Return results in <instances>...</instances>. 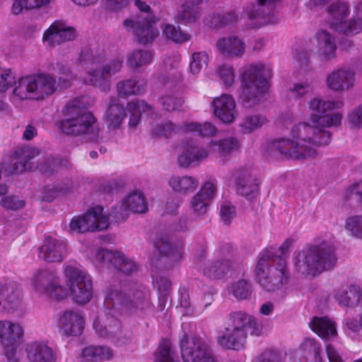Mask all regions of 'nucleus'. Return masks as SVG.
Segmentation results:
<instances>
[{"mask_svg": "<svg viewBox=\"0 0 362 362\" xmlns=\"http://www.w3.org/2000/svg\"><path fill=\"white\" fill-rule=\"evenodd\" d=\"M236 180L237 191L240 195L252 199L257 194L259 182L248 170L239 171Z\"/></svg>", "mask_w": 362, "mask_h": 362, "instance_id": "27", "label": "nucleus"}, {"mask_svg": "<svg viewBox=\"0 0 362 362\" xmlns=\"http://www.w3.org/2000/svg\"><path fill=\"white\" fill-rule=\"evenodd\" d=\"M267 123V118L259 114L245 115L239 123L242 134H250L261 129Z\"/></svg>", "mask_w": 362, "mask_h": 362, "instance_id": "37", "label": "nucleus"}, {"mask_svg": "<svg viewBox=\"0 0 362 362\" xmlns=\"http://www.w3.org/2000/svg\"><path fill=\"white\" fill-rule=\"evenodd\" d=\"M40 154L38 148L32 146H19L13 152L8 170L11 173H19L28 169V163Z\"/></svg>", "mask_w": 362, "mask_h": 362, "instance_id": "24", "label": "nucleus"}, {"mask_svg": "<svg viewBox=\"0 0 362 362\" xmlns=\"http://www.w3.org/2000/svg\"><path fill=\"white\" fill-rule=\"evenodd\" d=\"M208 55L204 52L194 53L190 62V72L193 74H199L207 65Z\"/></svg>", "mask_w": 362, "mask_h": 362, "instance_id": "54", "label": "nucleus"}, {"mask_svg": "<svg viewBox=\"0 0 362 362\" xmlns=\"http://www.w3.org/2000/svg\"><path fill=\"white\" fill-rule=\"evenodd\" d=\"M146 209L147 205L143 193L134 191L129 193L119 205L114 208L113 215L117 221H122L129 217L130 212L144 213Z\"/></svg>", "mask_w": 362, "mask_h": 362, "instance_id": "17", "label": "nucleus"}, {"mask_svg": "<svg viewBox=\"0 0 362 362\" xmlns=\"http://www.w3.org/2000/svg\"><path fill=\"white\" fill-rule=\"evenodd\" d=\"M297 356L307 357L310 355H314L315 362H322L320 355V347L316 344L315 340L306 339L300 344L299 349L296 351Z\"/></svg>", "mask_w": 362, "mask_h": 362, "instance_id": "46", "label": "nucleus"}, {"mask_svg": "<svg viewBox=\"0 0 362 362\" xmlns=\"http://www.w3.org/2000/svg\"><path fill=\"white\" fill-rule=\"evenodd\" d=\"M69 296L75 303L83 305L93 298V281L90 276L76 261H69L63 266Z\"/></svg>", "mask_w": 362, "mask_h": 362, "instance_id": "10", "label": "nucleus"}, {"mask_svg": "<svg viewBox=\"0 0 362 362\" xmlns=\"http://www.w3.org/2000/svg\"><path fill=\"white\" fill-rule=\"evenodd\" d=\"M127 111L130 115L129 125L135 127L139 124L142 115H150L152 113V107L144 101L133 100L128 103Z\"/></svg>", "mask_w": 362, "mask_h": 362, "instance_id": "36", "label": "nucleus"}, {"mask_svg": "<svg viewBox=\"0 0 362 362\" xmlns=\"http://www.w3.org/2000/svg\"><path fill=\"white\" fill-rule=\"evenodd\" d=\"M310 326L313 332L322 339L334 337L337 334L335 324L327 317H315Z\"/></svg>", "mask_w": 362, "mask_h": 362, "instance_id": "33", "label": "nucleus"}, {"mask_svg": "<svg viewBox=\"0 0 362 362\" xmlns=\"http://www.w3.org/2000/svg\"><path fill=\"white\" fill-rule=\"evenodd\" d=\"M111 313L110 310L101 313L94 319L93 327L99 337L114 338L121 332L120 322Z\"/></svg>", "mask_w": 362, "mask_h": 362, "instance_id": "22", "label": "nucleus"}, {"mask_svg": "<svg viewBox=\"0 0 362 362\" xmlns=\"http://www.w3.org/2000/svg\"><path fill=\"white\" fill-rule=\"evenodd\" d=\"M344 228L351 236L362 239V215L349 216L345 221Z\"/></svg>", "mask_w": 362, "mask_h": 362, "instance_id": "50", "label": "nucleus"}, {"mask_svg": "<svg viewBox=\"0 0 362 362\" xmlns=\"http://www.w3.org/2000/svg\"><path fill=\"white\" fill-rule=\"evenodd\" d=\"M319 55L325 60L335 57L337 45L334 37L327 30L322 29L315 36Z\"/></svg>", "mask_w": 362, "mask_h": 362, "instance_id": "26", "label": "nucleus"}, {"mask_svg": "<svg viewBox=\"0 0 362 362\" xmlns=\"http://www.w3.org/2000/svg\"><path fill=\"white\" fill-rule=\"evenodd\" d=\"M175 127L170 122H166L161 125L154 127L152 130L153 135L156 136H168L174 131Z\"/></svg>", "mask_w": 362, "mask_h": 362, "instance_id": "63", "label": "nucleus"}, {"mask_svg": "<svg viewBox=\"0 0 362 362\" xmlns=\"http://www.w3.org/2000/svg\"><path fill=\"white\" fill-rule=\"evenodd\" d=\"M239 315L243 317V319H247L248 322H243L242 324L243 325L244 329L245 330L246 334H247V332H250L251 335L255 336H261L263 332L262 324L258 321L255 317L241 311H238Z\"/></svg>", "mask_w": 362, "mask_h": 362, "instance_id": "49", "label": "nucleus"}, {"mask_svg": "<svg viewBox=\"0 0 362 362\" xmlns=\"http://www.w3.org/2000/svg\"><path fill=\"white\" fill-rule=\"evenodd\" d=\"M105 303L108 307L128 314L146 313L152 308L149 293L135 284L124 286L121 291L109 290Z\"/></svg>", "mask_w": 362, "mask_h": 362, "instance_id": "8", "label": "nucleus"}, {"mask_svg": "<svg viewBox=\"0 0 362 362\" xmlns=\"http://www.w3.org/2000/svg\"><path fill=\"white\" fill-rule=\"evenodd\" d=\"M67 255V244L61 239L47 238L40 247L39 257L48 262H61Z\"/></svg>", "mask_w": 362, "mask_h": 362, "instance_id": "21", "label": "nucleus"}, {"mask_svg": "<svg viewBox=\"0 0 362 362\" xmlns=\"http://www.w3.org/2000/svg\"><path fill=\"white\" fill-rule=\"evenodd\" d=\"M109 217L101 206L90 209L81 216H74L70 221L69 229L73 233L103 230L109 227Z\"/></svg>", "mask_w": 362, "mask_h": 362, "instance_id": "12", "label": "nucleus"}, {"mask_svg": "<svg viewBox=\"0 0 362 362\" xmlns=\"http://www.w3.org/2000/svg\"><path fill=\"white\" fill-rule=\"evenodd\" d=\"M238 21V16L235 11H230L223 15H211L207 20V24L212 28L225 26Z\"/></svg>", "mask_w": 362, "mask_h": 362, "instance_id": "47", "label": "nucleus"}, {"mask_svg": "<svg viewBox=\"0 0 362 362\" xmlns=\"http://www.w3.org/2000/svg\"><path fill=\"white\" fill-rule=\"evenodd\" d=\"M76 37L74 28L63 21H56L44 32L42 42L46 46L52 47L74 40Z\"/></svg>", "mask_w": 362, "mask_h": 362, "instance_id": "16", "label": "nucleus"}, {"mask_svg": "<svg viewBox=\"0 0 362 362\" xmlns=\"http://www.w3.org/2000/svg\"><path fill=\"white\" fill-rule=\"evenodd\" d=\"M163 33L167 38L177 43H182L189 39L188 34L182 32L180 28L170 24L165 25Z\"/></svg>", "mask_w": 362, "mask_h": 362, "instance_id": "52", "label": "nucleus"}, {"mask_svg": "<svg viewBox=\"0 0 362 362\" xmlns=\"http://www.w3.org/2000/svg\"><path fill=\"white\" fill-rule=\"evenodd\" d=\"M279 357L273 351H266L259 355L254 362H278Z\"/></svg>", "mask_w": 362, "mask_h": 362, "instance_id": "64", "label": "nucleus"}, {"mask_svg": "<svg viewBox=\"0 0 362 362\" xmlns=\"http://www.w3.org/2000/svg\"><path fill=\"white\" fill-rule=\"evenodd\" d=\"M113 357L112 350L103 346H90L84 348L78 362H97L110 360Z\"/></svg>", "mask_w": 362, "mask_h": 362, "instance_id": "31", "label": "nucleus"}, {"mask_svg": "<svg viewBox=\"0 0 362 362\" xmlns=\"http://www.w3.org/2000/svg\"><path fill=\"white\" fill-rule=\"evenodd\" d=\"M51 0H14L11 12L14 15L21 13L24 10L41 8L50 2Z\"/></svg>", "mask_w": 362, "mask_h": 362, "instance_id": "45", "label": "nucleus"}, {"mask_svg": "<svg viewBox=\"0 0 362 362\" xmlns=\"http://www.w3.org/2000/svg\"><path fill=\"white\" fill-rule=\"evenodd\" d=\"M105 249H93L91 251L90 258L97 267L114 265L116 259V253Z\"/></svg>", "mask_w": 362, "mask_h": 362, "instance_id": "41", "label": "nucleus"}, {"mask_svg": "<svg viewBox=\"0 0 362 362\" xmlns=\"http://www.w3.org/2000/svg\"><path fill=\"white\" fill-rule=\"evenodd\" d=\"M155 22V18L145 19L144 17H139L136 21H124V25L126 28L132 30L140 42L146 44L152 42L159 34L158 30L153 26Z\"/></svg>", "mask_w": 362, "mask_h": 362, "instance_id": "20", "label": "nucleus"}, {"mask_svg": "<svg viewBox=\"0 0 362 362\" xmlns=\"http://www.w3.org/2000/svg\"><path fill=\"white\" fill-rule=\"evenodd\" d=\"M231 264L228 259L215 260L204 264L202 272L209 278H218L226 273Z\"/></svg>", "mask_w": 362, "mask_h": 362, "instance_id": "40", "label": "nucleus"}, {"mask_svg": "<svg viewBox=\"0 0 362 362\" xmlns=\"http://www.w3.org/2000/svg\"><path fill=\"white\" fill-rule=\"evenodd\" d=\"M349 124L356 129H362V104L354 107L347 115Z\"/></svg>", "mask_w": 362, "mask_h": 362, "instance_id": "55", "label": "nucleus"}, {"mask_svg": "<svg viewBox=\"0 0 362 362\" xmlns=\"http://www.w3.org/2000/svg\"><path fill=\"white\" fill-rule=\"evenodd\" d=\"M211 153H218L221 156H228L239 150L240 142L233 136H228L220 140L212 141L210 144Z\"/></svg>", "mask_w": 362, "mask_h": 362, "instance_id": "34", "label": "nucleus"}, {"mask_svg": "<svg viewBox=\"0 0 362 362\" xmlns=\"http://www.w3.org/2000/svg\"><path fill=\"white\" fill-rule=\"evenodd\" d=\"M2 206L6 209L17 210L25 206L24 200L20 199L15 196H9L1 199Z\"/></svg>", "mask_w": 362, "mask_h": 362, "instance_id": "58", "label": "nucleus"}, {"mask_svg": "<svg viewBox=\"0 0 362 362\" xmlns=\"http://www.w3.org/2000/svg\"><path fill=\"white\" fill-rule=\"evenodd\" d=\"M84 107L77 101L67 105V118L59 123V129L67 135L81 136L86 141H98L102 139L99 124Z\"/></svg>", "mask_w": 362, "mask_h": 362, "instance_id": "7", "label": "nucleus"}, {"mask_svg": "<svg viewBox=\"0 0 362 362\" xmlns=\"http://www.w3.org/2000/svg\"><path fill=\"white\" fill-rule=\"evenodd\" d=\"M220 214L221 219L228 223L235 215L234 206L229 202H225L221 206Z\"/></svg>", "mask_w": 362, "mask_h": 362, "instance_id": "62", "label": "nucleus"}, {"mask_svg": "<svg viewBox=\"0 0 362 362\" xmlns=\"http://www.w3.org/2000/svg\"><path fill=\"white\" fill-rule=\"evenodd\" d=\"M25 308L23 289L16 281L0 284V314H14Z\"/></svg>", "mask_w": 362, "mask_h": 362, "instance_id": "14", "label": "nucleus"}, {"mask_svg": "<svg viewBox=\"0 0 362 362\" xmlns=\"http://www.w3.org/2000/svg\"><path fill=\"white\" fill-rule=\"evenodd\" d=\"M346 35H356L362 32V18H358L353 21H347L339 31Z\"/></svg>", "mask_w": 362, "mask_h": 362, "instance_id": "56", "label": "nucleus"}, {"mask_svg": "<svg viewBox=\"0 0 362 362\" xmlns=\"http://www.w3.org/2000/svg\"><path fill=\"white\" fill-rule=\"evenodd\" d=\"M341 100H324L313 97L307 103L309 122H302L291 128L290 137L272 141L268 146L271 153L291 160H300L317 156L316 148L328 145L332 134L326 127H339L343 118L340 112L327 114L328 111L341 108Z\"/></svg>", "mask_w": 362, "mask_h": 362, "instance_id": "1", "label": "nucleus"}, {"mask_svg": "<svg viewBox=\"0 0 362 362\" xmlns=\"http://www.w3.org/2000/svg\"><path fill=\"white\" fill-rule=\"evenodd\" d=\"M216 186L214 182L208 181L204 183L200 190L197 192L201 194L209 202L213 199L216 195Z\"/></svg>", "mask_w": 362, "mask_h": 362, "instance_id": "61", "label": "nucleus"}, {"mask_svg": "<svg viewBox=\"0 0 362 362\" xmlns=\"http://www.w3.org/2000/svg\"><path fill=\"white\" fill-rule=\"evenodd\" d=\"M32 290L40 296L53 300H64L69 296V288L59 284L47 270H37L30 279Z\"/></svg>", "mask_w": 362, "mask_h": 362, "instance_id": "11", "label": "nucleus"}, {"mask_svg": "<svg viewBox=\"0 0 362 362\" xmlns=\"http://www.w3.org/2000/svg\"><path fill=\"white\" fill-rule=\"evenodd\" d=\"M228 293L238 300L248 299L252 293V286L245 279H240L231 283L227 288Z\"/></svg>", "mask_w": 362, "mask_h": 362, "instance_id": "39", "label": "nucleus"}, {"mask_svg": "<svg viewBox=\"0 0 362 362\" xmlns=\"http://www.w3.org/2000/svg\"><path fill=\"white\" fill-rule=\"evenodd\" d=\"M291 245V241L286 240L279 248L270 247L259 255L255 268L256 279L266 291H275L287 282L286 257Z\"/></svg>", "mask_w": 362, "mask_h": 362, "instance_id": "2", "label": "nucleus"}, {"mask_svg": "<svg viewBox=\"0 0 362 362\" xmlns=\"http://www.w3.org/2000/svg\"><path fill=\"white\" fill-rule=\"evenodd\" d=\"M156 247L161 254L170 256L173 262H177L182 259V247L181 245H173L168 238H160L156 243Z\"/></svg>", "mask_w": 362, "mask_h": 362, "instance_id": "38", "label": "nucleus"}, {"mask_svg": "<svg viewBox=\"0 0 362 362\" xmlns=\"http://www.w3.org/2000/svg\"><path fill=\"white\" fill-rule=\"evenodd\" d=\"M27 357L30 362H54L53 350L43 342L35 341L27 346Z\"/></svg>", "mask_w": 362, "mask_h": 362, "instance_id": "29", "label": "nucleus"}, {"mask_svg": "<svg viewBox=\"0 0 362 362\" xmlns=\"http://www.w3.org/2000/svg\"><path fill=\"white\" fill-rule=\"evenodd\" d=\"M210 152H211L210 151V144H209L207 148L187 145L179 156L177 158L178 163L182 167H189L206 158Z\"/></svg>", "mask_w": 362, "mask_h": 362, "instance_id": "28", "label": "nucleus"}, {"mask_svg": "<svg viewBox=\"0 0 362 362\" xmlns=\"http://www.w3.org/2000/svg\"><path fill=\"white\" fill-rule=\"evenodd\" d=\"M117 90L121 96L141 94L144 91V83L135 79L122 81L117 83Z\"/></svg>", "mask_w": 362, "mask_h": 362, "instance_id": "43", "label": "nucleus"}, {"mask_svg": "<svg viewBox=\"0 0 362 362\" xmlns=\"http://www.w3.org/2000/svg\"><path fill=\"white\" fill-rule=\"evenodd\" d=\"M182 130L186 133H196L204 136H213L216 131L215 126L209 122L199 124L193 122L185 124Z\"/></svg>", "mask_w": 362, "mask_h": 362, "instance_id": "44", "label": "nucleus"}, {"mask_svg": "<svg viewBox=\"0 0 362 362\" xmlns=\"http://www.w3.org/2000/svg\"><path fill=\"white\" fill-rule=\"evenodd\" d=\"M85 320L83 315L76 310L64 311L57 321L59 328L68 336L80 335L84 328Z\"/></svg>", "mask_w": 362, "mask_h": 362, "instance_id": "23", "label": "nucleus"}, {"mask_svg": "<svg viewBox=\"0 0 362 362\" xmlns=\"http://www.w3.org/2000/svg\"><path fill=\"white\" fill-rule=\"evenodd\" d=\"M126 117V112L122 105L116 100L111 103L105 115V120L109 129L119 128Z\"/></svg>", "mask_w": 362, "mask_h": 362, "instance_id": "35", "label": "nucleus"}, {"mask_svg": "<svg viewBox=\"0 0 362 362\" xmlns=\"http://www.w3.org/2000/svg\"><path fill=\"white\" fill-rule=\"evenodd\" d=\"M209 201L202 197L201 194L197 193L190 199L189 209L197 216L205 214L208 210Z\"/></svg>", "mask_w": 362, "mask_h": 362, "instance_id": "51", "label": "nucleus"}, {"mask_svg": "<svg viewBox=\"0 0 362 362\" xmlns=\"http://www.w3.org/2000/svg\"><path fill=\"white\" fill-rule=\"evenodd\" d=\"M241 82L240 98L246 107H251L262 100L269 88L272 69L261 62L247 64L239 71Z\"/></svg>", "mask_w": 362, "mask_h": 362, "instance_id": "5", "label": "nucleus"}, {"mask_svg": "<svg viewBox=\"0 0 362 362\" xmlns=\"http://www.w3.org/2000/svg\"><path fill=\"white\" fill-rule=\"evenodd\" d=\"M79 66L86 70L81 77L82 82L88 86L98 88L107 92L111 88V77L120 71L123 61L122 58H115L107 62L100 56H93L86 52L78 59Z\"/></svg>", "mask_w": 362, "mask_h": 362, "instance_id": "6", "label": "nucleus"}, {"mask_svg": "<svg viewBox=\"0 0 362 362\" xmlns=\"http://www.w3.org/2000/svg\"><path fill=\"white\" fill-rule=\"evenodd\" d=\"M202 0H185L177 11V18L185 24L195 22L200 16L199 4Z\"/></svg>", "mask_w": 362, "mask_h": 362, "instance_id": "32", "label": "nucleus"}, {"mask_svg": "<svg viewBox=\"0 0 362 362\" xmlns=\"http://www.w3.org/2000/svg\"><path fill=\"white\" fill-rule=\"evenodd\" d=\"M246 43L236 35H228L218 38L215 45L216 52L227 59L242 58L246 52Z\"/></svg>", "mask_w": 362, "mask_h": 362, "instance_id": "18", "label": "nucleus"}, {"mask_svg": "<svg viewBox=\"0 0 362 362\" xmlns=\"http://www.w3.org/2000/svg\"><path fill=\"white\" fill-rule=\"evenodd\" d=\"M216 75L221 83L226 88L230 87L235 82V70L230 64H223L218 66L216 69Z\"/></svg>", "mask_w": 362, "mask_h": 362, "instance_id": "48", "label": "nucleus"}, {"mask_svg": "<svg viewBox=\"0 0 362 362\" xmlns=\"http://www.w3.org/2000/svg\"><path fill=\"white\" fill-rule=\"evenodd\" d=\"M337 262L333 245L322 241L298 252L293 256L295 271L305 277L315 276L332 268Z\"/></svg>", "mask_w": 362, "mask_h": 362, "instance_id": "4", "label": "nucleus"}, {"mask_svg": "<svg viewBox=\"0 0 362 362\" xmlns=\"http://www.w3.org/2000/svg\"><path fill=\"white\" fill-rule=\"evenodd\" d=\"M160 103L165 110L173 111L181 105L182 100L171 95H166L160 99Z\"/></svg>", "mask_w": 362, "mask_h": 362, "instance_id": "60", "label": "nucleus"}, {"mask_svg": "<svg viewBox=\"0 0 362 362\" xmlns=\"http://www.w3.org/2000/svg\"><path fill=\"white\" fill-rule=\"evenodd\" d=\"M356 82V71L353 67L344 66L333 69L326 76L327 87L337 93L349 91Z\"/></svg>", "mask_w": 362, "mask_h": 362, "instance_id": "15", "label": "nucleus"}, {"mask_svg": "<svg viewBox=\"0 0 362 362\" xmlns=\"http://www.w3.org/2000/svg\"><path fill=\"white\" fill-rule=\"evenodd\" d=\"M113 266L124 273H131L136 269L134 261L119 252L116 253L115 262Z\"/></svg>", "mask_w": 362, "mask_h": 362, "instance_id": "53", "label": "nucleus"}, {"mask_svg": "<svg viewBox=\"0 0 362 362\" xmlns=\"http://www.w3.org/2000/svg\"><path fill=\"white\" fill-rule=\"evenodd\" d=\"M168 184L174 192L180 194L192 192L198 187V181L189 175H172L169 177Z\"/></svg>", "mask_w": 362, "mask_h": 362, "instance_id": "30", "label": "nucleus"}, {"mask_svg": "<svg viewBox=\"0 0 362 362\" xmlns=\"http://www.w3.org/2000/svg\"><path fill=\"white\" fill-rule=\"evenodd\" d=\"M310 92V87L306 83H296L291 86L288 90L290 97L300 99Z\"/></svg>", "mask_w": 362, "mask_h": 362, "instance_id": "57", "label": "nucleus"}, {"mask_svg": "<svg viewBox=\"0 0 362 362\" xmlns=\"http://www.w3.org/2000/svg\"><path fill=\"white\" fill-rule=\"evenodd\" d=\"M213 113L216 117L225 124L233 122L238 117L236 103L232 95L222 94L212 101Z\"/></svg>", "mask_w": 362, "mask_h": 362, "instance_id": "19", "label": "nucleus"}, {"mask_svg": "<svg viewBox=\"0 0 362 362\" xmlns=\"http://www.w3.org/2000/svg\"><path fill=\"white\" fill-rule=\"evenodd\" d=\"M23 335L24 329L21 323L9 320H0V343L2 346L18 344Z\"/></svg>", "mask_w": 362, "mask_h": 362, "instance_id": "25", "label": "nucleus"}, {"mask_svg": "<svg viewBox=\"0 0 362 362\" xmlns=\"http://www.w3.org/2000/svg\"><path fill=\"white\" fill-rule=\"evenodd\" d=\"M8 362H21L22 354L17 349L18 344L3 346Z\"/></svg>", "mask_w": 362, "mask_h": 362, "instance_id": "59", "label": "nucleus"}, {"mask_svg": "<svg viewBox=\"0 0 362 362\" xmlns=\"http://www.w3.org/2000/svg\"><path fill=\"white\" fill-rule=\"evenodd\" d=\"M13 87V95L18 99L42 100L52 95L57 88L55 78L47 74H35L16 81L11 71L0 74V93Z\"/></svg>", "mask_w": 362, "mask_h": 362, "instance_id": "3", "label": "nucleus"}, {"mask_svg": "<svg viewBox=\"0 0 362 362\" xmlns=\"http://www.w3.org/2000/svg\"><path fill=\"white\" fill-rule=\"evenodd\" d=\"M152 59L153 54L150 51L137 49L128 54L127 61L129 66L136 69L149 64Z\"/></svg>", "mask_w": 362, "mask_h": 362, "instance_id": "42", "label": "nucleus"}, {"mask_svg": "<svg viewBox=\"0 0 362 362\" xmlns=\"http://www.w3.org/2000/svg\"><path fill=\"white\" fill-rule=\"evenodd\" d=\"M241 317L238 311L230 314V324L218 337V342L223 348L238 350L243 347L247 334L242 322H247V320Z\"/></svg>", "mask_w": 362, "mask_h": 362, "instance_id": "13", "label": "nucleus"}, {"mask_svg": "<svg viewBox=\"0 0 362 362\" xmlns=\"http://www.w3.org/2000/svg\"><path fill=\"white\" fill-rule=\"evenodd\" d=\"M183 362H215L209 345L199 338L185 336L180 344ZM168 341L160 344L156 355V362H178Z\"/></svg>", "mask_w": 362, "mask_h": 362, "instance_id": "9", "label": "nucleus"}]
</instances>
